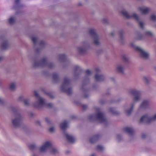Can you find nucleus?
<instances>
[{
    "instance_id": "nucleus-1",
    "label": "nucleus",
    "mask_w": 156,
    "mask_h": 156,
    "mask_svg": "<svg viewBox=\"0 0 156 156\" xmlns=\"http://www.w3.org/2000/svg\"><path fill=\"white\" fill-rule=\"evenodd\" d=\"M39 56H34L32 58L33 67H44L47 66L50 69H52L54 68V65L53 62H48L46 58H43L41 60H39Z\"/></svg>"
},
{
    "instance_id": "nucleus-2",
    "label": "nucleus",
    "mask_w": 156,
    "mask_h": 156,
    "mask_svg": "<svg viewBox=\"0 0 156 156\" xmlns=\"http://www.w3.org/2000/svg\"><path fill=\"white\" fill-rule=\"evenodd\" d=\"M129 93L131 95L133 96V102L131 104L130 108L129 109L125 110L126 112L128 115L131 114L135 104L140 100L142 94V92L141 91L136 89H130L129 90Z\"/></svg>"
},
{
    "instance_id": "nucleus-3",
    "label": "nucleus",
    "mask_w": 156,
    "mask_h": 156,
    "mask_svg": "<svg viewBox=\"0 0 156 156\" xmlns=\"http://www.w3.org/2000/svg\"><path fill=\"white\" fill-rule=\"evenodd\" d=\"M11 110L14 114L15 118L12 120V123L14 128H17L20 127L22 124L23 117L18 112L17 109L13 106L10 107Z\"/></svg>"
},
{
    "instance_id": "nucleus-4",
    "label": "nucleus",
    "mask_w": 156,
    "mask_h": 156,
    "mask_svg": "<svg viewBox=\"0 0 156 156\" xmlns=\"http://www.w3.org/2000/svg\"><path fill=\"white\" fill-rule=\"evenodd\" d=\"M34 94L36 98L38 99V101L35 102L33 105V106L34 108H39L43 106H45L49 108H51L52 107L53 104L51 103H45L44 99L40 96L36 90L34 91Z\"/></svg>"
},
{
    "instance_id": "nucleus-5",
    "label": "nucleus",
    "mask_w": 156,
    "mask_h": 156,
    "mask_svg": "<svg viewBox=\"0 0 156 156\" xmlns=\"http://www.w3.org/2000/svg\"><path fill=\"white\" fill-rule=\"evenodd\" d=\"M122 58L124 63L118 64L116 68V71L121 75H124L125 74L124 70L126 66L129 63L130 61L127 56L125 54L122 55Z\"/></svg>"
},
{
    "instance_id": "nucleus-6",
    "label": "nucleus",
    "mask_w": 156,
    "mask_h": 156,
    "mask_svg": "<svg viewBox=\"0 0 156 156\" xmlns=\"http://www.w3.org/2000/svg\"><path fill=\"white\" fill-rule=\"evenodd\" d=\"M91 74V71L89 69H87L86 71V75L84 77L82 83V86L81 88V90L83 92L84 94V97L87 98L89 96V94L87 92H88L90 90L89 88H86L85 87L90 82L89 78L88 76Z\"/></svg>"
},
{
    "instance_id": "nucleus-7",
    "label": "nucleus",
    "mask_w": 156,
    "mask_h": 156,
    "mask_svg": "<svg viewBox=\"0 0 156 156\" xmlns=\"http://www.w3.org/2000/svg\"><path fill=\"white\" fill-rule=\"evenodd\" d=\"M70 80L66 77L65 78L62 85L60 87L61 91L68 95H71L72 93V88L70 87Z\"/></svg>"
},
{
    "instance_id": "nucleus-8",
    "label": "nucleus",
    "mask_w": 156,
    "mask_h": 156,
    "mask_svg": "<svg viewBox=\"0 0 156 156\" xmlns=\"http://www.w3.org/2000/svg\"><path fill=\"white\" fill-rule=\"evenodd\" d=\"M48 148L50 149V152L53 154H56L58 153V150L55 148L53 147L51 144L48 141L45 142L44 144L41 147L40 151L41 152H44Z\"/></svg>"
},
{
    "instance_id": "nucleus-9",
    "label": "nucleus",
    "mask_w": 156,
    "mask_h": 156,
    "mask_svg": "<svg viewBox=\"0 0 156 156\" xmlns=\"http://www.w3.org/2000/svg\"><path fill=\"white\" fill-rule=\"evenodd\" d=\"M121 13L127 19H129L131 18H134L137 22L139 26L142 29L144 28V23L143 22L140 21V19L136 13H134L132 15H129L126 11L122 10L121 12Z\"/></svg>"
},
{
    "instance_id": "nucleus-10",
    "label": "nucleus",
    "mask_w": 156,
    "mask_h": 156,
    "mask_svg": "<svg viewBox=\"0 0 156 156\" xmlns=\"http://www.w3.org/2000/svg\"><path fill=\"white\" fill-rule=\"evenodd\" d=\"M32 40L33 43L34 48L35 49V51L36 54L35 56L39 55L41 51L45 47V43L44 41H41L39 44L40 47L36 48L35 46L37 42V39L35 37H32Z\"/></svg>"
},
{
    "instance_id": "nucleus-11",
    "label": "nucleus",
    "mask_w": 156,
    "mask_h": 156,
    "mask_svg": "<svg viewBox=\"0 0 156 156\" xmlns=\"http://www.w3.org/2000/svg\"><path fill=\"white\" fill-rule=\"evenodd\" d=\"M90 45L87 41L83 42L81 45L77 47V50L80 54L83 55L86 54L90 48Z\"/></svg>"
},
{
    "instance_id": "nucleus-12",
    "label": "nucleus",
    "mask_w": 156,
    "mask_h": 156,
    "mask_svg": "<svg viewBox=\"0 0 156 156\" xmlns=\"http://www.w3.org/2000/svg\"><path fill=\"white\" fill-rule=\"evenodd\" d=\"M130 46L140 53V55L142 58L146 59H148L149 57V54L143 50L140 47L136 46L133 43L130 44Z\"/></svg>"
},
{
    "instance_id": "nucleus-13",
    "label": "nucleus",
    "mask_w": 156,
    "mask_h": 156,
    "mask_svg": "<svg viewBox=\"0 0 156 156\" xmlns=\"http://www.w3.org/2000/svg\"><path fill=\"white\" fill-rule=\"evenodd\" d=\"M96 120H98L101 123H103L105 126L108 125L107 120L104 118L103 114L102 112H99L96 115Z\"/></svg>"
},
{
    "instance_id": "nucleus-14",
    "label": "nucleus",
    "mask_w": 156,
    "mask_h": 156,
    "mask_svg": "<svg viewBox=\"0 0 156 156\" xmlns=\"http://www.w3.org/2000/svg\"><path fill=\"white\" fill-rule=\"evenodd\" d=\"M90 36L93 38L94 43L96 45H99L100 42L98 41L99 37L94 29H91L89 31Z\"/></svg>"
},
{
    "instance_id": "nucleus-15",
    "label": "nucleus",
    "mask_w": 156,
    "mask_h": 156,
    "mask_svg": "<svg viewBox=\"0 0 156 156\" xmlns=\"http://www.w3.org/2000/svg\"><path fill=\"white\" fill-rule=\"evenodd\" d=\"M146 36L152 37L153 36L152 33L149 31H146L144 34H142L139 32H137L136 39L138 40H143L145 39Z\"/></svg>"
},
{
    "instance_id": "nucleus-16",
    "label": "nucleus",
    "mask_w": 156,
    "mask_h": 156,
    "mask_svg": "<svg viewBox=\"0 0 156 156\" xmlns=\"http://www.w3.org/2000/svg\"><path fill=\"white\" fill-rule=\"evenodd\" d=\"M83 72L82 68L79 66H75L74 69V77L76 79L79 78V76Z\"/></svg>"
},
{
    "instance_id": "nucleus-17",
    "label": "nucleus",
    "mask_w": 156,
    "mask_h": 156,
    "mask_svg": "<svg viewBox=\"0 0 156 156\" xmlns=\"http://www.w3.org/2000/svg\"><path fill=\"white\" fill-rule=\"evenodd\" d=\"M63 135L69 142L71 143L74 142L75 139L74 137L68 134L66 132H64L63 133Z\"/></svg>"
},
{
    "instance_id": "nucleus-18",
    "label": "nucleus",
    "mask_w": 156,
    "mask_h": 156,
    "mask_svg": "<svg viewBox=\"0 0 156 156\" xmlns=\"http://www.w3.org/2000/svg\"><path fill=\"white\" fill-rule=\"evenodd\" d=\"M100 134H97L94 135L90 139V142L91 144H94L98 140L99 138L101 137Z\"/></svg>"
},
{
    "instance_id": "nucleus-19",
    "label": "nucleus",
    "mask_w": 156,
    "mask_h": 156,
    "mask_svg": "<svg viewBox=\"0 0 156 156\" xmlns=\"http://www.w3.org/2000/svg\"><path fill=\"white\" fill-rule=\"evenodd\" d=\"M150 105L149 102L148 100H144L141 104L140 107L141 108L145 109L149 107Z\"/></svg>"
},
{
    "instance_id": "nucleus-20",
    "label": "nucleus",
    "mask_w": 156,
    "mask_h": 156,
    "mask_svg": "<svg viewBox=\"0 0 156 156\" xmlns=\"http://www.w3.org/2000/svg\"><path fill=\"white\" fill-rule=\"evenodd\" d=\"M94 77L95 80L98 82H102L105 79V77L103 75L95 74Z\"/></svg>"
},
{
    "instance_id": "nucleus-21",
    "label": "nucleus",
    "mask_w": 156,
    "mask_h": 156,
    "mask_svg": "<svg viewBox=\"0 0 156 156\" xmlns=\"http://www.w3.org/2000/svg\"><path fill=\"white\" fill-rule=\"evenodd\" d=\"M20 0H15V4L13 7V8L17 10L18 9L23 7L24 5L23 4L20 3Z\"/></svg>"
},
{
    "instance_id": "nucleus-22",
    "label": "nucleus",
    "mask_w": 156,
    "mask_h": 156,
    "mask_svg": "<svg viewBox=\"0 0 156 156\" xmlns=\"http://www.w3.org/2000/svg\"><path fill=\"white\" fill-rule=\"evenodd\" d=\"M118 33L120 38V43L121 44H124V40L123 35L124 33V31L123 29H121L119 31Z\"/></svg>"
},
{
    "instance_id": "nucleus-23",
    "label": "nucleus",
    "mask_w": 156,
    "mask_h": 156,
    "mask_svg": "<svg viewBox=\"0 0 156 156\" xmlns=\"http://www.w3.org/2000/svg\"><path fill=\"white\" fill-rule=\"evenodd\" d=\"M150 118L148 117L147 114H145L140 119V123L144 122L148 124H149L151 122H148L147 121Z\"/></svg>"
},
{
    "instance_id": "nucleus-24",
    "label": "nucleus",
    "mask_w": 156,
    "mask_h": 156,
    "mask_svg": "<svg viewBox=\"0 0 156 156\" xmlns=\"http://www.w3.org/2000/svg\"><path fill=\"white\" fill-rule=\"evenodd\" d=\"M68 127V124L67 121L64 120V122L60 124V128L63 131V133L66 131Z\"/></svg>"
},
{
    "instance_id": "nucleus-25",
    "label": "nucleus",
    "mask_w": 156,
    "mask_h": 156,
    "mask_svg": "<svg viewBox=\"0 0 156 156\" xmlns=\"http://www.w3.org/2000/svg\"><path fill=\"white\" fill-rule=\"evenodd\" d=\"M139 10L144 15L147 14L150 11V9L148 8L140 7L139 8Z\"/></svg>"
},
{
    "instance_id": "nucleus-26",
    "label": "nucleus",
    "mask_w": 156,
    "mask_h": 156,
    "mask_svg": "<svg viewBox=\"0 0 156 156\" xmlns=\"http://www.w3.org/2000/svg\"><path fill=\"white\" fill-rule=\"evenodd\" d=\"M66 56L65 54H61L58 55V60L61 62H66Z\"/></svg>"
},
{
    "instance_id": "nucleus-27",
    "label": "nucleus",
    "mask_w": 156,
    "mask_h": 156,
    "mask_svg": "<svg viewBox=\"0 0 156 156\" xmlns=\"http://www.w3.org/2000/svg\"><path fill=\"white\" fill-rule=\"evenodd\" d=\"M123 131L130 135H133L134 134L133 131L130 128L126 127L123 129Z\"/></svg>"
},
{
    "instance_id": "nucleus-28",
    "label": "nucleus",
    "mask_w": 156,
    "mask_h": 156,
    "mask_svg": "<svg viewBox=\"0 0 156 156\" xmlns=\"http://www.w3.org/2000/svg\"><path fill=\"white\" fill-rule=\"evenodd\" d=\"M52 78L54 83H57L59 82V79L58 76L56 73H53Z\"/></svg>"
},
{
    "instance_id": "nucleus-29",
    "label": "nucleus",
    "mask_w": 156,
    "mask_h": 156,
    "mask_svg": "<svg viewBox=\"0 0 156 156\" xmlns=\"http://www.w3.org/2000/svg\"><path fill=\"white\" fill-rule=\"evenodd\" d=\"M9 46L8 41L6 40L2 43L1 45V49L2 50H5Z\"/></svg>"
},
{
    "instance_id": "nucleus-30",
    "label": "nucleus",
    "mask_w": 156,
    "mask_h": 156,
    "mask_svg": "<svg viewBox=\"0 0 156 156\" xmlns=\"http://www.w3.org/2000/svg\"><path fill=\"white\" fill-rule=\"evenodd\" d=\"M109 111L114 115H117L120 114V113L119 112L114 110V108H109Z\"/></svg>"
},
{
    "instance_id": "nucleus-31",
    "label": "nucleus",
    "mask_w": 156,
    "mask_h": 156,
    "mask_svg": "<svg viewBox=\"0 0 156 156\" xmlns=\"http://www.w3.org/2000/svg\"><path fill=\"white\" fill-rule=\"evenodd\" d=\"M143 81L147 84H149L150 81L151 80V78L150 77L146 76H143Z\"/></svg>"
},
{
    "instance_id": "nucleus-32",
    "label": "nucleus",
    "mask_w": 156,
    "mask_h": 156,
    "mask_svg": "<svg viewBox=\"0 0 156 156\" xmlns=\"http://www.w3.org/2000/svg\"><path fill=\"white\" fill-rule=\"evenodd\" d=\"M41 90L44 92L45 94L49 96L51 98H54V97L51 93L46 91L45 89L44 88H41Z\"/></svg>"
},
{
    "instance_id": "nucleus-33",
    "label": "nucleus",
    "mask_w": 156,
    "mask_h": 156,
    "mask_svg": "<svg viewBox=\"0 0 156 156\" xmlns=\"http://www.w3.org/2000/svg\"><path fill=\"white\" fill-rule=\"evenodd\" d=\"M88 118L91 122L96 120V115L93 114L89 115L88 116Z\"/></svg>"
},
{
    "instance_id": "nucleus-34",
    "label": "nucleus",
    "mask_w": 156,
    "mask_h": 156,
    "mask_svg": "<svg viewBox=\"0 0 156 156\" xmlns=\"http://www.w3.org/2000/svg\"><path fill=\"white\" fill-rule=\"evenodd\" d=\"M156 120V114H155L152 117L148 119L147 122H151L152 121H155Z\"/></svg>"
},
{
    "instance_id": "nucleus-35",
    "label": "nucleus",
    "mask_w": 156,
    "mask_h": 156,
    "mask_svg": "<svg viewBox=\"0 0 156 156\" xmlns=\"http://www.w3.org/2000/svg\"><path fill=\"white\" fill-rule=\"evenodd\" d=\"M29 147L31 150L32 151H35L37 149V147L34 144L30 145L29 146Z\"/></svg>"
},
{
    "instance_id": "nucleus-36",
    "label": "nucleus",
    "mask_w": 156,
    "mask_h": 156,
    "mask_svg": "<svg viewBox=\"0 0 156 156\" xmlns=\"http://www.w3.org/2000/svg\"><path fill=\"white\" fill-rule=\"evenodd\" d=\"M150 20L153 22H156V15L153 14L150 17Z\"/></svg>"
},
{
    "instance_id": "nucleus-37",
    "label": "nucleus",
    "mask_w": 156,
    "mask_h": 156,
    "mask_svg": "<svg viewBox=\"0 0 156 156\" xmlns=\"http://www.w3.org/2000/svg\"><path fill=\"white\" fill-rule=\"evenodd\" d=\"M116 139L118 142H120L122 139V136L120 134H117L116 135Z\"/></svg>"
},
{
    "instance_id": "nucleus-38",
    "label": "nucleus",
    "mask_w": 156,
    "mask_h": 156,
    "mask_svg": "<svg viewBox=\"0 0 156 156\" xmlns=\"http://www.w3.org/2000/svg\"><path fill=\"white\" fill-rule=\"evenodd\" d=\"M42 73L43 74L46 76H50V74L48 71L46 70H44L42 71Z\"/></svg>"
},
{
    "instance_id": "nucleus-39",
    "label": "nucleus",
    "mask_w": 156,
    "mask_h": 156,
    "mask_svg": "<svg viewBox=\"0 0 156 156\" xmlns=\"http://www.w3.org/2000/svg\"><path fill=\"white\" fill-rule=\"evenodd\" d=\"M16 85L14 83H11L9 87L10 89L11 90H14L15 88Z\"/></svg>"
},
{
    "instance_id": "nucleus-40",
    "label": "nucleus",
    "mask_w": 156,
    "mask_h": 156,
    "mask_svg": "<svg viewBox=\"0 0 156 156\" xmlns=\"http://www.w3.org/2000/svg\"><path fill=\"white\" fill-rule=\"evenodd\" d=\"M9 22L10 24H12L15 23V20L13 18L11 17L9 19Z\"/></svg>"
},
{
    "instance_id": "nucleus-41",
    "label": "nucleus",
    "mask_w": 156,
    "mask_h": 156,
    "mask_svg": "<svg viewBox=\"0 0 156 156\" xmlns=\"http://www.w3.org/2000/svg\"><path fill=\"white\" fill-rule=\"evenodd\" d=\"M45 122L49 125H52V123L51 122V121L48 118L46 117L45 118Z\"/></svg>"
},
{
    "instance_id": "nucleus-42",
    "label": "nucleus",
    "mask_w": 156,
    "mask_h": 156,
    "mask_svg": "<svg viewBox=\"0 0 156 156\" xmlns=\"http://www.w3.org/2000/svg\"><path fill=\"white\" fill-rule=\"evenodd\" d=\"M6 104V102L3 99L0 98V104L2 105H5Z\"/></svg>"
},
{
    "instance_id": "nucleus-43",
    "label": "nucleus",
    "mask_w": 156,
    "mask_h": 156,
    "mask_svg": "<svg viewBox=\"0 0 156 156\" xmlns=\"http://www.w3.org/2000/svg\"><path fill=\"white\" fill-rule=\"evenodd\" d=\"M23 102L24 103L25 105L26 106H28L29 105V103L28 102V99H25L24 100Z\"/></svg>"
},
{
    "instance_id": "nucleus-44",
    "label": "nucleus",
    "mask_w": 156,
    "mask_h": 156,
    "mask_svg": "<svg viewBox=\"0 0 156 156\" xmlns=\"http://www.w3.org/2000/svg\"><path fill=\"white\" fill-rule=\"evenodd\" d=\"M97 149L98 150L101 151L103 150V147L101 145H98L97 146Z\"/></svg>"
},
{
    "instance_id": "nucleus-45",
    "label": "nucleus",
    "mask_w": 156,
    "mask_h": 156,
    "mask_svg": "<svg viewBox=\"0 0 156 156\" xmlns=\"http://www.w3.org/2000/svg\"><path fill=\"white\" fill-rule=\"evenodd\" d=\"M122 98H120L118 99L117 100H114V101H112L111 103H117L119 102V101H121V100H122Z\"/></svg>"
},
{
    "instance_id": "nucleus-46",
    "label": "nucleus",
    "mask_w": 156,
    "mask_h": 156,
    "mask_svg": "<svg viewBox=\"0 0 156 156\" xmlns=\"http://www.w3.org/2000/svg\"><path fill=\"white\" fill-rule=\"evenodd\" d=\"M25 99L23 96H20L19 98V100L21 102H23Z\"/></svg>"
},
{
    "instance_id": "nucleus-47",
    "label": "nucleus",
    "mask_w": 156,
    "mask_h": 156,
    "mask_svg": "<svg viewBox=\"0 0 156 156\" xmlns=\"http://www.w3.org/2000/svg\"><path fill=\"white\" fill-rule=\"evenodd\" d=\"M74 102L75 104H76L77 105H82L81 104L80 101H74Z\"/></svg>"
},
{
    "instance_id": "nucleus-48",
    "label": "nucleus",
    "mask_w": 156,
    "mask_h": 156,
    "mask_svg": "<svg viewBox=\"0 0 156 156\" xmlns=\"http://www.w3.org/2000/svg\"><path fill=\"white\" fill-rule=\"evenodd\" d=\"M81 106L83 110H85L87 108V106L86 105H81Z\"/></svg>"
},
{
    "instance_id": "nucleus-49",
    "label": "nucleus",
    "mask_w": 156,
    "mask_h": 156,
    "mask_svg": "<svg viewBox=\"0 0 156 156\" xmlns=\"http://www.w3.org/2000/svg\"><path fill=\"white\" fill-rule=\"evenodd\" d=\"M106 103V101L104 99H101L100 101V103L101 105H103L105 104Z\"/></svg>"
},
{
    "instance_id": "nucleus-50",
    "label": "nucleus",
    "mask_w": 156,
    "mask_h": 156,
    "mask_svg": "<svg viewBox=\"0 0 156 156\" xmlns=\"http://www.w3.org/2000/svg\"><path fill=\"white\" fill-rule=\"evenodd\" d=\"M103 22L104 24H107L108 23V20L107 19L104 18L103 20Z\"/></svg>"
},
{
    "instance_id": "nucleus-51",
    "label": "nucleus",
    "mask_w": 156,
    "mask_h": 156,
    "mask_svg": "<svg viewBox=\"0 0 156 156\" xmlns=\"http://www.w3.org/2000/svg\"><path fill=\"white\" fill-rule=\"evenodd\" d=\"M146 136H147V135L145 133H143L142 134L141 137H142V138L143 139H145L146 137Z\"/></svg>"
},
{
    "instance_id": "nucleus-52",
    "label": "nucleus",
    "mask_w": 156,
    "mask_h": 156,
    "mask_svg": "<svg viewBox=\"0 0 156 156\" xmlns=\"http://www.w3.org/2000/svg\"><path fill=\"white\" fill-rule=\"evenodd\" d=\"M103 50L102 49H99L97 50V53L98 54H101L103 52Z\"/></svg>"
},
{
    "instance_id": "nucleus-53",
    "label": "nucleus",
    "mask_w": 156,
    "mask_h": 156,
    "mask_svg": "<svg viewBox=\"0 0 156 156\" xmlns=\"http://www.w3.org/2000/svg\"><path fill=\"white\" fill-rule=\"evenodd\" d=\"M35 123H36V125H39V126H41V122L40 121H39V120L36 121L35 122Z\"/></svg>"
},
{
    "instance_id": "nucleus-54",
    "label": "nucleus",
    "mask_w": 156,
    "mask_h": 156,
    "mask_svg": "<svg viewBox=\"0 0 156 156\" xmlns=\"http://www.w3.org/2000/svg\"><path fill=\"white\" fill-rule=\"evenodd\" d=\"M95 70L96 71V74H98L100 72V69L98 68H97L95 69Z\"/></svg>"
},
{
    "instance_id": "nucleus-55",
    "label": "nucleus",
    "mask_w": 156,
    "mask_h": 156,
    "mask_svg": "<svg viewBox=\"0 0 156 156\" xmlns=\"http://www.w3.org/2000/svg\"><path fill=\"white\" fill-rule=\"evenodd\" d=\"M54 128L53 127L50 128L49 129V131L51 132H53L54 131Z\"/></svg>"
},
{
    "instance_id": "nucleus-56",
    "label": "nucleus",
    "mask_w": 156,
    "mask_h": 156,
    "mask_svg": "<svg viewBox=\"0 0 156 156\" xmlns=\"http://www.w3.org/2000/svg\"><path fill=\"white\" fill-rule=\"evenodd\" d=\"M29 114L31 117H33L35 115L33 112H31L29 113Z\"/></svg>"
},
{
    "instance_id": "nucleus-57",
    "label": "nucleus",
    "mask_w": 156,
    "mask_h": 156,
    "mask_svg": "<svg viewBox=\"0 0 156 156\" xmlns=\"http://www.w3.org/2000/svg\"><path fill=\"white\" fill-rule=\"evenodd\" d=\"M97 87V85L96 84H94L93 85V89H96Z\"/></svg>"
},
{
    "instance_id": "nucleus-58",
    "label": "nucleus",
    "mask_w": 156,
    "mask_h": 156,
    "mask_svg": "<svg viewBox=\"0 0 156 156\" xmlns=\"http://www.w3.org/2000/svg\"><path fill=\"white\" fill-rule=\"evenodd\" d=\"M76 118V116L74 115H72L70 116V118L72 119H75Z\"/></svg>"
},
{
    "instance_id": "nucleus-59",
    "label": "nucleus",
    "mask_w": 156,
    "mask_h": 156,
    "mask_svg": "<svg viewBox=\"0 0 156 156\" xmlns=\"http://www.w3.org/2000/svg\"><path fill=\"white\" fill-rule=\"evenodd\" d=\"M21 12H21L19 11V10H17L16 12V15H18Z\"/></svg>"
},
{
    "instance_id": "nucleus-60",
    "label": "nucleus",
    "mask_w": 156,
    "mask_h": 156,
    "mask_svg": "<svg viewBox=\"0 0 156 156\" xmlns=\"http://www.w3.org/2000/svg\"><path fill=\"white\" fill-rule=\"evenodd\" d=\"M65 153L66 154H68L70 153V151H66Z\"/></svg>"
},
{
    "instance_id": "nucleus-61",
    "label": "nucleus",
    "mask_w": 156,
    "mask_h": 156,
    "mask_svg": "<svg viewBox=\"0 0 156 156\" xmlns=\"http://www.w3.org/2000/svg\"><path fill=\"white\" fill-rule=\"evenodd\" d=\"M31 156H38L36 154L33 153Z\"/></svg>"
},
{
    "instance_id": "nucleus-62",
    "label": "nucleus",
    "mask_w": 156,
    "mask_h": 156,
    "mask_svg": "<svg viewBox=\"0 0 156 156\" xmlns=\"http://www.w3.org/2000/svg\"><path fill=\"white\" fill-rule=\"evenodd\" d=\"M111 35L113 37L115 35V33L114 32H112L111 33Z\"/></svg>"
},
{
    "instance_id": "nucleus-63",
    "label": "nucleus",
    "mask_w": 156,
    "mask_h": 156,
    "mask_svg": "<svg viewBox=\"0 0 156 156\" xmlns=\"http://www.w3.org/2000/svg\"><path fill=\"white\" fill-rule=\"evenodd\" d=\"M3 57H0V62L3 59Z\"/></svg>"
},
{
    "instance_id": "nucleus-64",
    "label": "nucleus",
    "mask_w": 156,
    "mask_h": 156,
    "mask_svg": "<svg viewBox=\"0 0 156 156\" xmlns=\"http://www.w3.org/2000/svg\"><path fill=\"white\" fill-rule=\"evenodd\" d=\"M106 95H108L110 94V93L109 92H108L106 93Z\"/></svg>"
}]
</instances>
